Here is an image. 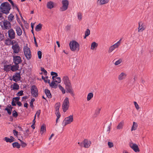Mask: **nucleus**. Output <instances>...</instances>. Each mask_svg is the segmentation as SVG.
I'll return each mask as SVG.
<instances>
[{
  "label": "nucleus",
  "instance_id": "obj_5",
  "mask_svg": "<svg viewBox=\"0 0 153 153\" xmlns=\"http://www.w3.org/2000/svg\"><path fill=\"white\" fill-rule=\"evenodd\" d=\"M73 120V116L71 115L68 117L65 118L62 123V125L64 126L67 124L70 123Z\"/></svg>",
  "mask_w": 153,
  "mask_h": 153
},
{
  "label": "nucleus",
  "instance_id": "obj_42",
  "mask_svg": "<svg viewBox=\"0 0 153 153\" xmlns=\"http://www.w3.org/2000/svg\"><path fill=\"white\" fill-rule=\"evenodd\" d=\"M115 48L114 46L112 45L111 46L109 49L108 52L111 53L114 50Z\"/></svg>",
  "mask_w": 153,
  "mask_h": 153
},
{
  "label": "nucleus",
  "instance_id": "obj_41",
  "mask_svg": "<svg viewBox=\"0 0 153 153\" xmlns=\"http://www.w3.org/2000/svg\"><path fill=\"white\" fill-rule=\"evenodd\" d=\"M18 140H19L21 142V145L22 147L24 148L26 146L27 144L26 143H25L23 141L21 140L20 139H18Z\"/></svg>",
  "mask_w": 153,
  "mask_h": 153
},
{
  "label": "nucleus",
  "instance_id": "obj_35",
  "mask_svg": "<svg viewBox=\"0 0 153 153\" xmlns=\"http://www.w3.org/2000/svg\"><path fill=\"white\" fill-rule=\"evenodd\" d=\"M13 90H18L19 89V85L16 83H14L13 85Z\"/></svg>",
  "mask_w": 153,
  "mask_h": 153
},
{
  "label": "nucleus",
  "instance_id": "obj_9",
  "mask_svg": "<svg viewBox=\"0 0 153 153\" xmlns=\"http://www.w3.org/2000/svg\"><path fill=\"white\" fill-rule=\"evenodd\" d=\"M13 62L15 65H19L22 62L21 57L19 56H13Z\"/></svg>",
  "mask_w": 153,
  "mask_h": 153
},
{
  "label": "nucleus",
  "instance_id": "obj_33",
  "mask_svg": "<svg viewBox=\"0 0 153 153\" xmlns=\"http://www.w3.org/2000/svg\"><path fill=\"white\" fill-rule=\"evenodd\" d=\"M93 94L92 93H89L87 97V100L88 101L90 100L93 97Z\"/></svg>",
  "mask_w": 153,
  "mask_h": 153
},
{
  "label": "nucleus",
  "instance_id": "obj_57",
  "mask_svg": "<svg viewBox=\"0 0 153 153\" xmlns=\"http://www.w3.org/2000/svg\"><path fill=\"white\" fill-rule=\"evenodd\" d=\"M40 112H41V110H38L37 112H36V114H35L36 115H37V116L38 117H39V116L40 114Z\"/></svg>",
  "mask_w": 153,
  "mask_h": 153
},
{
  "label": "nucleus",
  "instance_id": "obj_62",
  "mask_svg": "<svg viewBox=\"0 0 153 153\" xmlns=\"http://www.w3.org/2000/svg\"><path fill=\"white\" fill-rule=\"evenodd\" d=\"M34 43L35 44V45L36 47H37L38 46V44H37V42L36 41V39L35 37H34Z\"/></svg>",
  "mask_w": 153,
  "mask_h": 153
},
{
  "label": "nucleus",
  "instance_id": "obj_31",
  "mask_svg": "<svg viewBox=\"0 0 153 153\" xmlns=\"http://www.w3.org/2000/svg\"><path fill=\"white\" fill-rule=\"evenodd\" d=\"M98 46V44L95 42H93L91 45V50H94L95 47Z\"/></svg>",
  "mask_w": 153,
  "mask_h": 153
},
{
  "label": "nucleus",
  "instance_id": "obj_14",
  "mask_svg": "<svg viewBox=\"0 0 153 153\" xmlns=\"http://www.w3.org/2000/svg\"><path fill=\"white\" fill-rule=\"evenodd\" d=\"M65 88L67 90V93H69L72 96H74V94L73 92V90L71 84L70 85H67L66 86Z\"/></svg>",
  "mask_w": 153,
  "mask_h": 153
},
{
  "label": "nucleus",
  "instance_id": "obj_22",
  "mask_svg": "<svg viewBox=\"0 0 153 153\" xmlns=\"http://www.w3.org/2000/svg\"><path fill=\"white\" fill-rule=\"evenodd\" d=\"M126 76V74L125 73L122 72L119 76L118 78L119 80H121L125 79Z\"/></svg>",
  "mask_w": 153,
  "mask_h": 153
},
{
  "label": "nucleus",
  "instance_id": "obj_26",
  "mask_svg": "<svg viewBox=\"0 0 153 153\" xmlns=\"http://www.w3.org/2000/svg\"><path fill=\"white\" fill-rule=\"evenodd\" d=\"M12 146L13 148H16L19 149L21 145L17 142H15L12 143Z\"/></svg>",
  "mask_w": 153,
  "mask_h": 153
},
{
  "label": "nucleus",
  "instance_id": "obj_32",
  "mask_svg": "<svg viewBox=\"0 0 153 153\" xmlns=\"http://www.w3.org/2000/svg\"><path fill=\"white\" fill-rule=\"evenodd\" d=\"M42 25L41 24H39L37 25L35 27L36 31H38L41 30L42 29Z\"/></svg>",
  "mask_w": 153,
  "mask_h": 153
},
{
  "label": "nucleus",
  "instance_id": "obj_17",
  "mask_svg": "<svg viewBox=\"0 0 153 153\" xmlns=\"http://www.w3.org/2000/svg\"><path fill=\"white\" fill-rule=\"evenodd\" d=\"M15 28L16 29L17 35L19 36H21L22 33V31L20 27L19 26H17Z\"/></svg>",
  "mask_w": 153,
  "mask_h": 153
},
{
  "label": "nucleus",
  "instance_id": "obj_52",
  "mask_svg": "<svg viewBox=\"0 0 153 153\" xmlns=\"http://www.w3.org/2000/svg\"><path fill=\"white\" fill-rule=\"evenodd\" d=\"M13 133L15 136L17 137L18 136L19 132L16 130L14 129L13 130Z\"/></svg>",
  "mask_w": 153,
  "mask_h": 153
},
{
  "label": "nucleus",
  "instance_id": "obj_19",
  "mask_svg": "<svg viewBox=\"0 0 153 153\" xmlns=\"http://www.w3.org/2000/svg\"><path fill=\"white\" fill-rule=\"evenodd\" d=\"M19 68V65H11V70L13 72L16 71L18 70Z\"/></svg>",
  "mask_w": 153,
  "mask_h": 153
},
{
  "label": "nucleus",
  "instance_id": "obj_11",
  "mask_svg": "<svg viewBox=\"0 0 153 153\" xmlns=\"http://www.w3.org/2000/svg\"><path fill=\"white\" fill-rule=\"evenodd\" d=\"M20 73V71L19 73H16L13 76L12 79L13 81L17 82L20 80L21 78Z\"/></svg>",
  "mask_w": 153,
  "mask_h": 153
},
{
  "label": "nucleus",
  "instance_id": "obj_18",
  "mask_svg": "<svg viewBox=\"0 0 153 153\" xmlns=\"http://www.w3.org/2000/svg\"><path fill=\"white\" fill-rule=\"evenodd\" d=\"M91 142L90 141L87 139H85L83 142L84 147L86 148L89 147L91 144Z\"/></svg>",
  "mask_w": 153,
  "mask_h": 153
},
{
  "label": "nucleus",
  "instance_id": "obj_63",
  "mask_svg": "<svg viewBox=\"0 0 153 153\" xmlns=\"http://www.w3.org/2000/svg\"><path fill=\"white\" fill-rule=\"evenodd\" d=\"M11 104L13 106H15L16 105V104L15 103V102L13 100L11 102Z\"/></svg>",
  "mask_w": 153,
  "mask_h": 153
},
{
  "label": "nucleus",
  "instance_id": "obj_30",
  "mask_svg": "<svg viewBox=\"0 0 153 153\" xmlns=\"http://www.w3.org/2000/svg\"><path fill=\"white\" fill-rule=\"evenodd\" d=\"M137 123L135 122H133V124L131 128V131L136 130L137 129Z\"/></svg>",
  "mask_w": 153,
  "mask_h": 153
},
{
  "label": "nucleus",
  "instance_id": "obj_21",
  "mask_svg": "<svg viewBox=\"0 0 153 153\" xmlns=\"http://www.w3.org/2000/svg\"><path fill=\"white\" fill-rule=\"evenodd\" d=\"M45 93L46 94L47 97L49 98H51L52 97V95L51 94L49 90L48 89H46L45 90Z\"/></svg>",
  "mask_w": 153,
  "mask_h": 153
},
{
  "label": "nucleus",
  "instance_id": "obj_56",
  "mask_svg": "<svg viewBox=\"0 0 153 153\" xmlns=\"http://www.w3.org/2000/svg\"><path fill=\"white\" fill-rule=\"evenodd\" d=\"M20 99V97H13V100H15V101L17 102H19V100Z\"/></svg>",
  "mask_w": 153,
  "mask_h": 153
},
{
  "label": "nucleus",
  "instance_id": "obj_12",
  "mask_svg": "<svg viewBox=\"0 0 153 153\" xmlns=\"http://www.w3.org/2000/svg\"><path fill=\"white\" fill-rule=\"evenodd\" d=\"M4 27L3 30H8L11 27V24L9 21L5 20L3 22Z\"/></svg>",
  "mask_w": 153,
  "mask_h": 153
},
{
  "label": "nucleus",
  "instance_id": "obj_27",
  "mask_svg": "<svg viewBox=\"0 0 153 153\" xmlns=\"http://www.w3.org/2000/svg\"><path fill=\"white\" fill-rule=\"evenodd\" d=\"M14 16L12 13H10L8 17V19L9 22H11L14 19Z\"/></svg>",
  "mask_w": 153,
  "mask_h": 153
},
{
  "label": "nucleus",
  "instance_id": "obj_43",
  "mask_svg": "<svg viewBox=\"0 0 153 153\" xmlns=\"http://www.w3.org/2000/svg\"><path fill=\"white\" fill-rule=\"evenodd\" d=\"M100 108H99L95 112V114H94V116H95L96 117L100 113Z\"/></svg>",
  "mask_w": 153,
  "mask_h": 153
},
{
  "label": "nucleus",
  "instance_id": "obj_40",
  "mask_svg": "<svg viewBox=\"0 0 153 153\" xmlns=\"http://www.w3.org/2000/svg\"><path fill=\"white\" fill-rule=\"evenodd\" d=\"M12 116L13 117L16 118L18 116V114L15 110H14L13 111Z\"/></svg>",
  "mask_w": 153,
  "mask_h": 153
},
{
  "label": "nucleus",
  "instance_id": "obj_29",
  "mask_svg": "<svg viewBox=\"0 0 153 153\" xmlns=\"http://www.w3.org/2000/svg\"><path fill=\"white\" fill-rule=\"evenodd\" d=\"M124 125V122L123 121H121L117 127V129H122Z\"/></svg>",
  "mask_w": 153,
  "mask_h": 153
},
{
  "label": "nucleus",
  "instance_id": "obj_47",
  "mask_svg": "<svg viewBox=\"0 0 153 153\" xmlns=\"http://www.w3.org/2000/svg\"><path fill=\"white\" fill-rule=\"evenodd\" d=\"M85 33V35L88 36L90 34V30L88 29H87Z\"/></svg>",
  "mask_w": 153,
  "mask_h": 153
},
{
  "label": "nucleus",
  "instance_id": "obj_49",
  "mask_svg": "<svg viewBox=\"0 0 153 153\" xmlns=\"http://www.w3.org/2000/svg\"><path fill=\"white\" fill-rule=\"evenodd\" d=\"M12 6V7H13V9H14V8H17V4H14V2H12L11 3Z\"/></svg>",
  "mask_w": 153,
  "mask_h": 153
},
{
  "label": "nucleus",
  "instance_id": "obj_53",
  "mask_svg": "<svg viewBox=\"0 0 153 153\" xmlns=\"http://www.w3.org/2000/svg\"><path fill=\"white\" fill-rule=\"evenodd\" d=\"M56 80L55 81V82H58L60 83L61 82V79L60 77H57L56 78Z\"/></svg>",
  "mask_w": 153,
  "mask_h": 153
},
{
  "label": "nucleus",
  "instance_id": "obj_39",
  "mask_svg": "<svg viewBox=\"0 0 153 153\" xmlns=\"http://www.w3.org/2000/svg\"><path fill=\"white\" fill-rule=\"evenodd\" d=\"M4 140L5 141L7 142H10V143L12 142V140L10 138L7 137H5L4 138Z\"/></svg>",
  "mask_w": 153,
  "mask_h": 153
},
{
  "label": "nucleus",
  "instance_id": "obj_51",
  "mask_svg": "<svg viewBox=\"0 0 153 153\" xmlns=\"http://www.w3.org/2000/svg\"><path fill=\"white\" fill-rule=\"evenodd\" d=\"M122 60L121 59H119L117 61H116L114 64L115 65H117L119 64H120L121 62H122Z\"/></svg>",
  "mask_w": 153,
  "mask_h": 153
},
{
  "label": "nucleus",
  "instance_id": "obj_60",
  "mask_svg": "<svg viewBox=\"0 0 153 153\" xmlns=\"http://www.w3.org/2000/svg\"><path fill=\"white\" fill-rule=\"evenodd\" d=\"M120 45L118 44L117 42L113 45L115 48H117Z\"/></svg>",
  "mask_w": 153,
  "mask_h": 153
},
{
  "label": "nucleus",
  "instance_id": "obj_54",
  "mask_svg": "<svg viewBox=\"0 0 153 153\" xmlns=\"http://www.w3.org/2000/svg\"><path fill=\"white\" fill-rule=\"evenodd\" d=\"M51 75L55 76H58V74L57 73L55 72L52 71L51 73Z\"/></svg>",
  "mask_w": 153,
  "mask_h": 153
},
{
  "label": "nucleus",
  "instance_id": "obj_55",
  "mask_svg": "<svg viewBox=\"0 0 153 153\" xmlns=\"http://www.w3.org/2000/svg\"><path fill=\"white\" fill-rule=\"evenodd\" d=\"M108 145L109 148H111L113 146V143L112 142H108Z\"/></svg>",
  "mask_w": 153,
  "mask_h": 153
},
{
  "label": "nucleus",
  "instance_id": "obj_45",
  "mask_svg": "<svg viewBox=\"0 0 153 153\" xmlns=\"http://www.w3.org/2000/svg\"><path fill=\"white\" fill-rule=\"evenodd\" d=\"M23 91L22 90H21L18 92L16 95L18 96H22L23 95Z\"/></svg>",
  "mask_w": 153,
  "mask_h": 153
},
{
  "label": "nucleus",
  "instance_id": "obj_44",
  "mask_svg": "<svg viewBox=\"0 0 153 153\" xmlns=\"http://www.w3.org/2000/svg\"><path fill=\"white\" fill-rule=\"evenodd\" d=\"M41 71L44 72V75H47V71L44 68H41Z\"/></svg>",
  "mask_w": 153,
  "mask_h": 153
},
{
  "label": "nucleus",
  "instance_id": "obj_1",
  "mask_svg": "<svg viewBox=\"0 0 153 153\" xmlns=\"http://www.w3.org/2000/svg\"><path fill=\"white\" fill-rule=\"evenodd\" d=\"M0 9L3 13L7 15L11 9V6L8 2H3L0 5Z\"/></svg>",
  "mask_w": 153,
  "mask_h": 153
},
{
  "label": "nucleus",
  "instance_id": "obj_2",
  "mask_svg": "<svg viewBox=\"0 0 153 153\" xmlns=\"http://www.w3.org/2000/svg\"><path fill=\"white\" fill-rule=\"evenodd\" d=\"M69 45L71 50L73 51H79V45L76 42L74 41L70 42Z\"/></svg>",
  "mask_w": 153,
  "mask_h": 153
},
{
  "label": "nucleus",
  "instance_id": "obj_20",
  "mask_svg": "<svg viewBox=\"0 0 153 153\" xmlns=\"http://www.w3.org/2000/svg\"><path fill=\"white\" fill-rule=\"evenodd\" d=\"M11 65H4V70L6 72L9 71L11 70Z\"/></svg>",
  "mask_w": 153,
  "mask_h": 153
},
{
  "label": "nucleus",
  "instance_id": "obj_64",
  "mask_svg": "<svg viewBox=\"0 0 153 153\" xmlns=\"http://www.w3.org/2000/svg\"><path fill=\"white\" fill-rule=\"evenodd\" d=\"M4 36L3 35H1L0 36V40L2 41L4 39Z\"/></svg>",
  "mask_w": 153,
  "mask_h": 153
},
{
  "label": "nucleus",
  "instance_id": "obj_58",
  "mask_svg": "<svg viewBox=\"0 0 153 153\" xmlns=\"http://www.w3.org/2000/svg\"><path fill=\"white\" fill-rule=\"evenodd\" d=\"M134 105L135 106V107L136 108L137 110H138L139 108V106H138L137 103L136 102H134Z\"/></svg>",
  "mask_w": 153,
  "mask_h": 153
},
{
  "label": "nucleus",
  "instance_id": "obj_37",
  "mask_svg": "<svg viewBox=\"0 0 153 153\" xmlns=\"http://www.w3.org/2000/svg\"><path fill=\"white\" fill-rule=\"evenodd\" d=\"M35 99L34 98H32L30 101V106L32 108H33L34 107V105H33V102L35 101Z\"/></svg>",
  "mask_w": 153,
  "mask_h": 153
},
{
  "label": "nucleus",
  "instance_id": "obj_24",
  "mask_svg": "<svg viewBox=\"0 0 153 153\" xmlns=\"http://www.w3.org/2000/svg\"><path fill=\"white\" fill-rule=\"evenodd\" d=\"M108 2V0H98L97 1V3L100 5H102L106 4Z\"/></svg>",
  "mask_w": 153,
  "mask_h": 153
},
{
  "label": "nucleus",
  "instance_id": "obj_8",
  "mask_svg": "<svg viewBox=\"0 0 153 153\" xmlns=\"http://www.w3.org/2000/svg\"><path fill=\"white\" fill-rule=\"evenodd\" d=\"M8 35L9 38L10 39H13L15 38L16 33L14 30L10 28L8 31Z\"/></svg>",
  "mask_w": 153,
  "mask_h": 153
},
{
  "label": "nucleus",
  "instance_id": "obj_23",
  "mask_svg": "<svg viewBox=\"0 0 153 153\" xmlns=\"http://www.w3.org/2000/svg\"><path fill=\"white\" fill-rule=\"evenodd\" d=\"M54 7L53 3L51 1L48 2L47 3V7L49 9H51Z\"/></svg>",
  "mask_w": 153,
  "mask_h": 153
},
{
  "label": "nucleus",
  "instance_id": "obj_59",
  "mask_svg": "<svg viewBox=\"0 0 153 153\" xmlns=\"http://www.w3.org/2000/svg\"><path fill=\"white\" fill-rule=\"evenodd\" d=\"M120 45L118 44L117 42L113 45L115 48H117Z\"/></svg>",
  "mask_w": 153,
  "mask_h": 153
},
{
  "label": "nucleus",
  "instance_id": "obj_50",
  "mask_svg": "<svg viewBox=\"0 0 153 153\" xmlns=\"http://www.w3.org/2000/svg\"><path fill=\"white\" fill-rule=\"evenodd\" d=\"M5 110L7 111V113L9 114L10 115L11 114L12 111L10 110L9 108H5Z\"/></svg>",
  "mask_w": 153,
  "mask_h": 153
},
{
  "label": "nucleus",
  "instance_id": "obj_15",
  "mask_svg": "<svg viewBox=\"0 0 153 153\" xmlns=\"http://www.w3.org/2000/svg\"><path fill=\"white\" fill-rule=\"evenodd\" d=\"M63 79L65 86L68 85H70L71 84L70 81L68 76H64Z\"/></svg>",
  "mask_w": 153,
  "mask_h": 153
},
{
  "label": "nucleus",
  "instance_id": "obj_34",
  "mask_svg": "<svg viewBox=\"0 0 153 153\" xmlns=\"http://www.w3.org/2000/svg\"><path fill=\"white\" fill-rule=\"evenodd\" d=\"M60 106V102H57L56 103L55 105L56 111H59V108Z\"/></svg>",
  "mask_w": 153,
  "mask_h": 153
},
{
  "label": "nucleus",
  "instance_id": "obj_3",
  "mask_svg": "<svg viewBox=\"0 0 153 153\" xmlns=\"http://www.w3.org/2000/svg\"><path fill=\"white\" fill-rule=\"evenodd\" d=\"M69 107V102L68 98L66 97L64 100L62 105V108L63 111L65 112L68 110Z\"/></svg>",
  "mask_w": 153,
  "mask_h": 153
},
{
  "label": "nucleus",
  "instance_id": "obj_13",
  "mask_svg": "<svg viewBox=\"0 0 153 153\" xmlns=\"http://www.w3.org/2000/svg\"><path fill=\"white\" fill-rule=\"evenodd\" d=\"M130 147L135 152H140V150L138 146L135 143H133L132 142L129 143Z\"/></svg>",
  "mask_w": 153,
  "mask_h": 153
},
{
  "label": "nucleus",
  "instance_id": "obj_6",
  "mask_svg": "<svg viewBox=\"0 0 153 153\" xmlns=\"http://www.w3.org/2000/svg\"><path fill=\"white\" fill-rule=\"evenodd\" d=\"M24 54L27 59H29L31 58V52L29 48L27 47L24 48Z\"/></svg>",
  "mask_w": 153,
  "mask_h": 153
},
{
  "label": "nucleus",
  "instance_id": "obj_28",
  "mask_svg": "<svg viewBox=\"0 0 153 153\" xmlns=\"http://www.w3.org/2000/svg\"><path fill=\"white\" fill-rule=\"evenodd\" d=\"M41 133V134L46 131L45 125L43 124L41 127L40 130Z\"/></svg>",
  "mask_w": 153,
  "mask_h": 153
},
{
  "label": "nucleus",
  "instance_id": "obj_61",
  "mask_svg": "<svg viewBox=\"0 0 153 153\" xmlns=\"http://www.w3.org/2000/svg\"><path fill=\"white\" fill-rule=\"evenodd\" d=\"M78 18L80 20L82 19L81 14L80 13H79L78 14Z\"/></svg>",
  "mask_w": 153,
  "mask_h": 153
},
{
  "label": "nucleus",
  "instance_id": "obj_10",
  "mask_svg": "<svg viewBox=\"0 0 153 153\" xmlns=\"http://www.w3.org/2000/svg\"><path fill=\"white\" fill-rule=\"evenodd\" d=\"M62 7L60 8L61 11H64L66 10L68 7V2L67 0H63L62 1Z\"/></svg>",
  "mask_w": 153,
  "mask_h": 153
},
{
  "label": "nucleus",
  "instance_id": "obj_48",
  "mask_svg": "<svg viewBox=\"0 0 153 153\" xmlns=\"http://www.w3.org/2000/svg\"><path fill=\"white\" fill-rule=\"evenodd\" d=\"M56 111V114L57 116V119H59L60 117V113L59 112V111Z\"/></svg>",
  "mask_w": 153,
  "mask_h": 153
},
{
  "label": "nucleus",
  "instance_id": "obj_4",
  "mask_svg": "<svg viewBox=\"0 0 153 153\" xmlns=\"http://www.w3.org/2000/svg\"><path fill=\"white\" fill-rule=\"evenodd\" d=\"M30 91L31 94L33 97H36L38 96V90L36 86L32 85L30 88Z\"/></svg>",
  "mask_w": 153,
  "mask_h": 153
},
{
  "label": "nucleus",
  "instance_id": "obj_25",
  "mask_svg": "<svg viewBox=\"0 0 153 153\" xmlns=\"http://www.w3.org/2000/svg\"><path fill=\"white\" fill-rule=\"evenodd\" d=\"M55 81H53L51 82V84H50V86L51 88H57V84L55 83Z\"/></svg>",
  "mask_w": 153,
  "mask_h": 153
},
{
  "label": "nucleus",
  "instance_id": "obj_16",
  "mask_svg": "<svg viewBox=\"0 0 153 153\" xmlns=\"http://www.w3.org/2000/svg\"><path fill=\"white\" fill-rule=\"evenodd\" d=\"M145 26L143 25V23L141 22H139V23L138 31L139 32H142L145 29Z\"/></svg>",
  "mask_w": 153,
  "mask_h": 153
},
{
  "label": "nucleus",
  "instance_id": "obj_7",
  "mask_svg": "<svg viewBox=\"0 0 153 153\" xmlns=\"http://www.w3.org/2000/svg\"><path fill=\"white\" fill-rule=\"evenodd\" d=\"M11 48L13 50V53H18L20 51V48L18 43L12 45Z\"/></svg>",
  "mask_w": 153,
  "mask_h": 153
},
{
  "label": "nucleus",
  "instance_id": "obj_46",
  "mask_svg": "<svg viewBox=\"0 0 153 153\" xmlns=\"http://www.w3.org/2000/svg\"><path fill=\"white\" fill-rule=\"evenodd\" d=\"M37 54L38 58L39 59H41L42 58V53L40 51H39L37 52Z\"/></svg>",
  "mask_w": 153,
  "mask_h": 153
},
{
  "label": "nucleus",
  "instance_id": "obj_36",
  "mask_svg": "<svg viewBox=\"0 0 153 153\" xmlns=\"http://www.w3.org/2000/svg\"><path fill=\"white\" fill-rule=\"evenodd\" d=\"M12 39H10V38H8L6 39L5 40V43L6 45H10V40H12Z\"/></svg>",
  "mask_w": 153,
  "mask_h": 153
},
{
  "label": "nucleus",
  "instance_id": "obj_38",
  "mask_svg": "<svg viewBox=\"0 0 153 153\" xmlns=\"http://www.w3.org/2000/svg\"><path fill=\"white\" fill-rule=\"evenodd\" d=\"M58 87H59V89L61 91L62 93L63 94H64L65 93V90L64 89V88L62 87V86L61 85H58Z\"/></svg>",
  "mask_w": 153,
  "mask_h": 153
}]
</instances>
